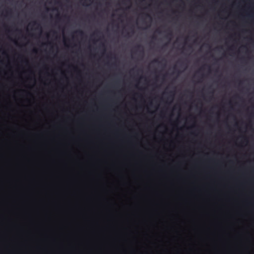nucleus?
I'll return each instance as SVG.
<instances>
[{
    "mask_svg": "<svg viewBox=\"0 0 254 254\" xmlns=\"http://www.w3.org/2000/svg\"><path fill=\"white\" fill-rule=\"evenodd\" d=\"M75 33H78L80 35H82L83 34V32L81 30L76 31Z\"/></svg>",
    "mask_w": 254,
    "mask_h": 254,
    "instance_id": "obj_1",
    "label": "nucleus"
},
{
    "mask_svg": "<svg viewBox=\"0 0 254 254\" xmlns=\"http://www.w3.org/2000/svg\"><path fill=\"white\" fill-rule=\"evenodd\" d=\"M172 33H171V32H170V33H168V36H172Z\"/></svg>",
    "mask_w": 254,
    "mask_h": 254,
    "instance_id": "obj_2",
    "label": "nucleus"
},
{
    "mask_svg": "<svg viewBox=\"0 0 254 254\" xmlns=\"http://www.w3.org/2000/svg\"><path fill=\"white\" fill-rule=\"evenodd\" d=\"M137 48L139 49V48H141V46L140 45H138V46H137Z\"/></svg>",
    "mask_w": 254,
    "mask_h": 254,
    "instance_id": "obj_3",
    "label": "nucleus"
},
{
    "mask_svg": "<svg viewBox=\"0 0 254 254\" xmlns=\"http://www.w3.org/2000/svg\"><path fill=\"white\" fill-rule=\"evenodd\" d=\"M37 24V22H35V21L33 22V25H36V24Z\"/></svg>",
    "mask_w": 254,
    "mask_h": 254,
    "instance_id": "obj_4",
    "label": "nucleus"
},
{
    "mask_svg": "<svg viewBox=\"0 0 254 254\" xmlns=\"http://www.w3.org/2000/svg\"><path fill=\"white\" fill-rule=\"evenodd\" d=\"M146 15H147V16H148V17H149L151 18L149 14H146Z\"/></svg>",
    "mask_w": 254,
    "mask_h": 254,
    "instance_id": "obj_5",
    "label": "nucleus"
},
{
    "mask_svg": "<svg viewBox=\"0 0 254 254\" xmlns=\"http://www.w3.org/2000/svg\"><path fill=\"white\" fill-rule=\"evenodd\" d=\"M154 62H157V60H154Z\"/></svg>",
    "mask_w": 254,
    "mask_h": 254,
    "instance_id": "obj_6",
    "label": "nucleus"
}]
</instances>
